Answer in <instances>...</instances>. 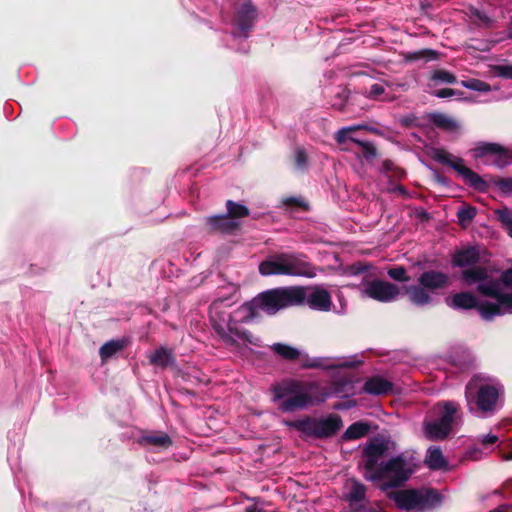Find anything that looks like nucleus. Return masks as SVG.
I'll list each match as a JSON object with an SVG mask.
<instances>
[{"instance_id":"nucleus-1","label":"nucleus","mask_w":512,"mask_h":512,"mask_svg":"<svg viewBox=\"0 0 512 512\" xmlns=\"http://www.w3.org/2000/svg\"><path fill=\"white\" fill-rule=\"evenodd\" d=\"M459 279L464 286L476 285L479 294L494 300L485 301L479 307V314L484 320L512 314V268L503 271L499 279L493 278L487 267L464 270Z\"/></svg>"},{"instance_id":"nucleus-2","label":"nucleus","mask_w":512,"mask_h":512,"mask_svg":"<svg viewBox=\"0 0 512 512\" xmlns=\"http://www.w3.org/2000/svg\"><path fill=\"white\" fill-rule=\"evenodd\" d=\"M229 295L215 298L209 305L208 316L213 334L227 347L234 349L261 347V339L246 330L239 322V307L232 309V294L236 287H228Z\"/></svg>"},{"instance_id":"nucleus-3","label":"nucleus","mask_w":512,"mask_h":512,"mask_svg":"<svg viewBox=\"0 0 512 512\" xmlns=\"http://www.w3.org/2000/svg\"><path fill=\"white\" fill-rule=\"evenodd\" d=\"M503 385L495 378L475 375L465 387L468 412L476 418L487 419L502 408Z\"/></svg>"},{"instance_id":"nucleus-4","label":"nucleus","mask_w":512,"mask_h":512,"mask_svg":"<svg viewBox=\"0 0 512 512\" xmlns=\"http://www.w3.org/2000/svg\"><path fill=\"white\" fill-rule=\"evenodd\" d=\"M318 269L304 255L298 253H278L269 256L259 264L263 276L287 275L314 278Z\"/></svg>"},{"instance_id":"nucleus-5","label":"nucleus","mask_w":512,"mask_h":512,"mask_svg":"<svg viewBox=\"0 0 512 512\" xmlns=\"http://www.w3.org/2000/svg\"><path fill=\"white\" fill-rule=\"evenodd\" d=\"M292 294L293 287L273 289L259 294L252 301L239 306V322H250L260 312L273 315L283 308L294 306Z\"/></svg>"},{"instance_id":"nucleus-6","label":"nucleus","mask_w":512,"mask_h":512,"mask_svg":"<svg viewBox=\"0 0 512 512\" xmlns=\"http://www.w3.org/2000/svg\"><path fill=\"white\" fill-rule=\"evenodd\" d=\"M315 383H303L297 380H285L273 386V401L282 412H294L312 404L311 392Z\"/></svg>"},{"instance_id":"nucleus-7","label":"nucleus","mask_w":512,"mask_h":512,"mask_svg":"<svg viewBox=\"0 0 512 512\" xmlns=\"http://www.w3.org/2000/svg\"><path fill=\"white\" fill-rule=\"evenodd\" d=\"M413 468V458L400 454L386 462L381 461V467L377 473L370 474L368 480L387 481L382 486L383 489L397 487L409 479Z\"/></svg>"},{"instance_id":"nucleus-8","label":"nucleus","mask_w":512,"mask_h":512,"mask_svg":"<svg viewBox=\"0 0 512 512\" xmlns=\"http://www.w3.org/2000/svg\"><path fill=\"white\" fill-rule=\"evenodd\" d=\"M283 424L295 428L305 436L319 439L334 436L343 426L342 419L337 414H329L319 418L305 417L295 421L284 420Z\"/></svg>"},{"instance_id":"nucleus-9","label":"nucleus","mask_w":512,"mask_h":512,"mask_svg":"<svg viewBox=\"0 0 512 512\" xmlns=\"http://www.w3.org/2000/svg\"><path fill=\"white\" fill-rule=\"evenodd\" d=\"M393 499L400 509L423 510L440 504L442 496L432 489L401 490L393 494Z\"/></svg>"},{"instance_id":"nucleus-10","label":"nucleus","mask_w":512,"mask_h":512,"mask_svg":"<svg viewBox=\"0 0 512 512\" xmlns=\"http://www.w3.org/2000/svg\"><path fill=\"white\" fill-rule=\"evenodd\" d=\"M294 306L307 305L310 309L328 312L332 307L331 293L320 285L293 287Z\"/></svg>"},{"instance_id":"nucleus-11","label":"nucleus","mask_w":512,"mask_h":512,"mask_svg":"<svg viewBox=\"0 0 512 512\" xmlns=\"http://www.w3.org/2000/svg\"><path fill=\"white\" fill-rule=\"evenodd\" d=\"M434 159L443 164L451 167L455 170L465 181L473 189L479 192H486L489 189V184L485 181L481 176L475 173L470 168L466 167L464 164V160L460 157L454 156L449 152L439 149L434 153Z\"/></svg>"},{"instance_id":"nucleus-12","label":"nucleus","mask_w":512,"mask_h":512,"mask_svg":"<svg viewBox=\"0 0 512 512\" xmlns=\"http://www.w3.org/2000/svg\"><path fill=\"white\" fill-rule=\"evenodd\" d=\"M351 285L359 290L361 297L384 303L394 301L400 294L398 286L382 280L368 279L366 275L363 276L359 284Z\"/></svg>"},{"instance_id":"nucleus-13","label":"nucleus","mask_w":512,"mask_h":512,"mask_svg":"<svg viewBox=\"0 0 512 512\" xmlns=\"http://www.w3.org/2000/svg\"><path fill=\"white\" fill-rule=\"evenodd\" d=\"M486 262L487 259L485 258L484 251H481L477 246L463 247L457 250L452 257L453 265L462 268L460 274L464 270L486 267Z\"/></svg>"},{"instance_id":"nucleus-14","label":"nucleus","mask_w":512,"mask_h":512,"mask_svg":"<svg viewBox=\"0 0 512 512\" xmlns=\"http://www.w3.org/2000/svg\"><path fill=\"white\" fill-rule=\"evenodd\" d=\"M387 450V445L383 440L375 439L369 442L364 449L365 464L364 476L368 479L370 474L377 473L381 467L380 459L384 456Z\"/></svg>"},{"instance_id":"nucleus-15","label":"nucleus","mask_w":512,"mask_h":512,"mask_svg":"<svg viewBox=\"0 0 512 512\" xmlns=\"http://www.w3.org/2000/svg\"><path fill=\"white\" fill-rule=\"evenodd\" d=\"M476 158H484V163L502 167L507 163L506 151L495 143H482L474 149Z\"/></svg>"},{"instance_id":"nucleus-16","label":"nucleus","mask_w":512,"mask_h":512,"mask_svg":"<svg viewBox=\"0 0 512 512\" xmlns=\"http://www.w3.org/2000/svg\"><path fill=\"white\" fill-rule=\"evenodd\" d=\"M459 410L460 405L455 401H444L438 403L435 407L436 414L438 415V421H440L442 426H445L451 432L461 421Z\"/></svg>"},{"instance_id":"nucleus-17","label":"nucleus","mask_w":512,"mask_h":512,"mask_svg":"<svg viewBox=\"0 0 512 512\" xmlns=\"http://www.w3.org/2000/svg\"><path fill=\"white\" fill-rule=\"evenodd\" d=\"M418 283L433 294L438 290L445 289L450 283V277L442 271L427 270L419 276Z\"/></svg>"},{"instance_id":"nucleus-18","label":"nucleus","mask_w":512,"mask_h":512,"mask_svg":"<svg viewBox=\"0 0 512 512\" xmlns=\"http://www.w3.org/2000/svg\"><path fill=\"white\" fill-rule=\"evenodd\" d=\"M254 19H255L254 7L250 3L243 4L235 18L234 25L236 27V31L233 33V35L237 36V37L246 38L248 35V32L253 27Z\"/></svg>"},{"instance_id":"nucleus-19","label":"nucleus","mask_w":512,"mask_h":512,"mask_svg":"<svg viewBox=\"0 0 512 512\" xmlns=\"http://www.w3.org/2000/svg\"><path fill=\"white\" fill-rule=\"evenodd\" d=\"M138 443L148 450L159 452L168 449L172 439L164 432H148L138 439Z\"/></svg>"},{"instance_id":"nucleus-20","label":"nucleus","mask_w":512,"mask_h":512,"mask_svg":"<svg viewBox=\"0 0 512 512\" xmlns=\"http://www.w3.org/2000/svg\"><path fill=\"white\" fill-rule=\"evenodd\" d=\"M446 304L458 310H469L473 308H477L483 304H479L478 298L471 292L463 291L450 295L446 298Z\"/></svg>"},{"instance_id":"nucleus-21","label":"nucleus","mask_w":512,"mask_h":512,"mask_svg":"<svg viewBox=\"0 0 512 512\" xmlns=\"http://www.w3.org/2000/svg\"><path fill=\"white\" fill-rule=\"evenodd\" d=\"M205 222L210 231L220 233H231L240 226L239 220L232 219L227 214L207 217Z\"/></svg>"},{"instance_id":"nucleus-22","label":"nucleus","mask_w":512,"mask_h":512,"mask_svg":"<svg viewBox=\"0 0 512 512\" xmlns=\"http://www.w3.org/2000/svg\"><path fill=\"white\" fill-rule=\"evenodd\" d=\"M356 393L355 382L351 377H342L331 384L326 396H335L339 398H347Z\"/></svg>"},{"instance_id":"nucleus-23","label":"nucleus","mask_w":512,"mask_h":512,"mask_svg":"<svg viewBox=\"0 0 512 512\" xmlns=\"http://www.w3.org/2000/svg\"><path fill=\"white\" fill-rule=\"evenodd\" d=\"M365 486L355 479H349L344 486V498L350 506H356L365 499Z\"/></svg>"},{"instance_id":"nucleus-24","label":"nucleus","mask_w":512,"mask_h":512,"mask_svg":"<svg viewBox=\"0 0 512 512\" xmlns=\"http://www.w3.org/2000/svg\"><path fill=\"white\" fill-rule=\"evenodd\" d=\"M405 290L410 302L416 306H426L433 301L432 293L419 283L407 286Z\"/></svg>"},{"instance_id":"nucleus-25","label":"nucleus","mask_w":512,"mask_h":512,"mask_svg":"<svg viewBox=\"0 0 512 512\" xmlns=\"http://www.w3.org/2000/svg\"><path fill=\"white\" fill-rule=\"evenodd\" d=\"M393 384L382 376L369 378L363 387L364 392L372 395L387 394L392 391Z\"/></svg>"},{"instance_id":"nucleus-26","label":"nucleus","mask_w":512,"mask_h":512,"mask_svg":"<svg viewBox=\"0 0 512 512\" xmlns=\"http://www.w3.org/2000/svg\"><path fill=\"white\" fill-rule=\"evenodd\" d=\"M425 436L430 440H442L445 439L451 431L442 426L438 419L425 421L424 423Z\"/></svg>"},{"instance_id":"nucleus-27","label":"nucleus","mask_w":512,"mask_h":512,"mask_svg":"<svg viewBox=\"0 0 512 512\" xmlns=\"http://www.w3.org/2000/svg\"><path fill=\"white\" fill-rule=\"evenodd\" d=\"M359 129L372 130L371 128H369L366 125H354V126L344 127L337 131V133L335 135V139L339 144H345L348 141H350V142H353V143L357 144L358 146H360L364 141L357 138L354 135L355 131L359 130Z\"/></svg>"},{"instance_id":"nucleus-28","label":"nucleus","mask_w":512,"mask_h":512,"mask_svg":"<svg viewBox=\"0 0 512 512\" xmlns=\"http://www.w3.org/2000/svg\"><path fill=\"white\" fill-rule=\"evenodd\" d=\"M149 360L151 364L161 367L163 369L173 365L174 363L172 351L164 347H160L159 349L151 353L149 356Z\"/></svg>"},{"instance_id":"nucleus-29","label":"nucleus","mask_w":512,"mask_h":512,"mask_svg":"<svg viewBox=\"0 0 512 512\" xmlns=\"http://www.w3.org/2000/svg\"><path fill=\"white\" fill-rule=\"evenodd\" d=\"M425 463L430 469L441 470L447 468V462L439 447H431L427 451Z\"/></svg>"},{"instance_id":"nucleus-30","label":"nucleus","mask_w":512,"mask_h":512,"mask_svg":"<svg viewBox=\"0 0 512 512\" xmlns=\"http://www.w3.org/2000/svg\"><path fill=\"white\" fill-rule=\"evenodd\" d=\"M370 431V425L363 421H357L351 424L343 433L342 438L345 441L356 440L366 436Z\"/></svg>"},{"instance_id":"nucleus-31","label":"nucleus","mask_w":512,"mask_h":512,"mask_svg":"<svg viewBox=\"0 0 512 512\" xmlns=\"http://www.w3.org/2000/svg\"><path fill=\"white\" fill-rule=\"evenodd\" d=\"M126 345V341L123 339L120 340H111L103 344L99 349V354L102 361H106L116 353L120 352Z\"/></svg>"},{"instance_id":"nucleus-32","label":"nucleus","mask_w":512,"mask_h":512,"mask_svg":"<svg viewBox=\"0 0 512 512\" xmlns=\"http://www.w3.org/2000/svg\"><path fill=\"white\" fill-rule=\"evenodd\" d=\"M271 349L279 356L286 360H294L298 358L300 352L289 345L283 343H275L271 346Z\"/></svg>"},{"instance_id":"nucleus-33","label":"nucleus","mask_w":512,"mask_h":512,"mask_svg":"<svg viewBox=\"0 0 512 512\" xmlns=\"http://www.w3.org/2000/svg\"><path fill=\"white\" fill-rule=\"evenodd\" d=\"M434 124L447 131H456L459 129V123L452 117L444 114H437L433 118Z\"/></svg>"},{"instance_id":"nucleus-34","label":"nucleus","mask_w":512,"mask_h":512,"mask_svg":"<svg viewBox=\"0 0 512 512\" xmlns=\"http://www.w3.org/2000/svg\"><path fill=\"white\" fill-rule=\"evenodd\" d=\"M227 207V215H229L232 219L238 220L239 218H243L249 215V209L242 205L233 202L232 200H228L226 202Z\"/></svg>"},{"instance_id":"nucleus-35","label":"nucleus","mask_w":512,"mask_h":512,"mask_svg":"<svg viewBox=\"0 0 512 512\" xmlns=\"http://www.w3.org/2000/svg\"><path fill=\"white\" fill-rule=\"evenodd\" d=\"M385 90V84L374 83L365 91V96L373 100H388Z\"/></svg>"},{"instance_id":"nucleus-36","label":"nucleus","mask_w":512,"mask_h":512,"mask_svg":"<svg viewBox=\"0 0 512 512\" xmlns=\"http://www.w3.org/2000/svg\"><path fill=\"white\" fill-rule=\"evenodd\" d=\"M461 84L463 87L473 90V91H478V92L491 91V86L488 83L478 80V79H474V78L468 79V80H463L461 82Z\"/></svg>"},{"instance_id":"nucleus-37","label":"nucleus","mask_w":512,"mask_h":512,"mask_svg":"<svg viewBox=\"0 0 512 512\" xmlns=\"http://www.w3.org/2000/svg\"><path fill=\"white\" fill-rule=\"evenodd\" d=\"M431 81L434 82L435 84H437V83L453 84L456 82V77L449 71L436 70L431 75Z\"/></svg>"},{"instance_id":"nucleus-38","label":"nucleus","mask_w":512,"mask_h":512,"mask_svg":"<svg viewBox=\"0 0 512 512\" xmlns=\"http://www.w3.org/2000/svg\"><path fill=\"white\" fill-rule=\"evenodd\" d=\"M382 171L389 178H401L404 171L398 168L391 160H384L382 163Z\"/></svg>"},{"instance_id":"nucleus-39","label":"nucleus","mask_w":512,"mask_h":512,"mask_svg":"<svg viewBox=\"0 0 512 512\" xmlns=\"http://www.w3.org/2000/svg\"><path fill=\"white\" fill-rule=\"evenodd\" d=\"M476 216V208L472 206H462L457 211V217L459 223L465 225L466 223L472 221V219Z\"/></svg>"},{"instance_id":"nucleus-40","label":"nucleus","mask_w":512,"mask_h":512,"mask_svg":"<svg viewBox=\"0 0 512 512\" xmlns=\"http://www.w3.org/2000/svg\"><path fill=\"white\" fill-rule=\"evenodd\" d=\"M438 53L431 49H423L416 52H411L407 55V59L409 60H420L424 59L426 61L433 60L437 58Z\"/></svg>"},{"instance_id":"nucleus-41","label":"nucleus","mask_w":512,"mask_h":512,"mask_svg":"<svg viewBox=\"0 0 512 512\" xmlns=\"http://www.w3.org/2000/svg\"><path fill=\"white\" fill-rule=\"evenodd\" d=\"M497 219L504 225L505 229L508 230L512 226V211L503 207L495 210Z\"/></svg>"},{"instance_id":"nucleus-42","label":"nucleus","mask_w":512,"mask_h":512,"mask_svg":"<svg viewBox=\"0 0 512 512\" xmlns=\"http://www.w3.org/2000/svg\"><path fill=\"white\" fill-rule=\"evenodd\" d=\"M295 164L300 170H305L308 166V155L303 147H297L294 151Z\"/></svg>"},{"instance_id":"nucleus-43","label":"nucleus","mask_w":512,"mask_h":512,"mask_svg":"<svg viewBox=\"0 0 512 512\" xmlns=\"http://www.w3.org/2000/svg\"><path fill=\"white\" fill-rule=\"evenodd\" d=\"M491 71L496 77L512 79V66L510 65H495Z\"/></svg>"},{"instance_id":"nucleus-44","label":"nucleus","mask_w":512,"mask_h":512,"mask_svg":"<svg viewBox=\"0 0 512 512\" xmlns=\"http://www.w3.org/2000/svg\"><path fill=\"white\" fill-rule=\"evenodd\" d=\"M388 275L392 279L399 282H407L410 279L409 276L407 275L406 270L401 266L390 268L388 270Z\"/></svg>"},{"instance_id":"nucleus-45","label":"nucleus","mask_w":512,"mask_h":512,"mask_svg":"<svg viewBox=\"0 0 512 512\" xmlns=\"http://www.w3.org/2000/svg\"><path fill=\"white\" fill-rule=\"evenodd\" d=\"M359 147L362 157L366 160H371L376 156V150L372 143L364 141Z\"/></svg>"},{"instance_id":"nucleus-46","label":"nucleus","mask_w":512,"mask_h":512,"mask_svg":"<svg viewBox=\"0 0 512 512\" xmlns=\"http://www.w3.org/2000/svg\"><path fill=\"white\" fill-rule=\"evenodd\" d=\"M433 95L438 98H450V97L461 98L463 95V92L459 91V90H454L451 88H444V89H440L438 91L433 92Z\"/></svg>"},{"instance_id":"nucleus-47","label":"nucleus","mask_w":512,"mask_h":512,"mask_svg":"<svg viewBox=\"0 0 512 512\" xmlns=\"http://www.w3.org/2000/svg\"><path fill=\"white\" fill-rule=\"evenodd\" d=\"M499 438L494 434H485L477 437V442L482 444L485 448H488L498 442Z\"/></svg>"},{"instance_id":"nucleus-48","label":"nucleus","mask_w":512,"mask_h":512,"mask_svg":"<svg viewBox=\"0 0 512 512\" xmlns=\"http://www.w3.org/2000/svg\"><path fill=\"white\" fill-rule=\"evenodd\" d=\"M360 361L350 360V359H338L335 363L327 365V368H342V367H352L359 364Z\"/></svg>"},{"instance_id":"nucleus-49","label":"nucleus","mask_w":512,"mask_h":512,"mask_svg":"<svg viewBox=\"0 0 512 512\" xmlns=\"http://www.w3.org/2000/svg\"><path fill=\"white\" fill-rule=\"evenodd\" d=\"M283 204L287 208H293V207L305 208V204L300 199L293 198V197L283 199Z\"/></svg>"},{"instance_id":"nucleus-50","label":"nucleus","mask_w":512,"mask_h":512,"mask_svg":"<svg viewBox=\"0 0 512 512\" xmlns=\"http://www.w3.org/2000/svg\"><path fill=\"white\" fill-rule=\"evenodd\" d=\"M339 101H335L332 103L334 107L337 109H342L345 105V102L348 98V92L346 90H341V92H338Z\"/></svg>"},{"instance_id":"nucleus-51","label":"nucleus","mask_w":512,"mask_h":512,"mask_svg":"<svg viewBox=\"0 0 512 512\" xmlns=\"http://www.w3.org/2000/svg\"><path fill=\"white\" fill-rule=\"evenodd\" d=\"M474 15L477 19H479V21L485 25H488L490 23V19L489 17L484 13V12H481V11H478L476 10L474 12Z\"/></svg>"},{"instance_id":"nucleus-52","label":"nucleus","mask_w":512,"mask_h":512,"mask_svg":"<svg viewBox=\"0 0 512 512\" xmlns=\"http://www.w3.org/2000/svg\"><path fill=\"white\" fill-rule=\"evenodd\" d=\"M498 185L503 190H509L512 188V180H501Z\"/></svg>"},{"instance_id":"nucleus-53","label":"nucleus","mask_w":512,"mask_h":512,"mask_svg":"<svg viewBox=\"0 0 512 512\" xmlns=\"http://www.w3.org/2000/svg\"><path fill=\"white\" fill-rule=\"evenodd\" d=\"M492 512H511V511H509L506 507L501 506V507H499V508L495 509V510H494V511H492Z\"/></svg>"},{"instance_id":"nucleus-54","label":"nucleus","mask_w":512,"mask_h":512,"mask_svg":"<svg viewBox=\"0 0 512 512\" xmlns=\"http://www.w3.org/2000/svg\"><path fill=\"white\" fill-rule=\"evenodd\" d=\"M508 34H509V37L512 38V22L509 25Z\"/></svg>"},{"instance_id":"nucleus-55","label":"nucleus","mask_w":512,"mask_h":512,"mask_svg":"<svg viewBox=\"0 0 512 512\" xmlns=\"http://www.w3.org/2000/svg\"><path fill=\"white\" fill-rule=\"evenodd\" d=\"M367 512H384L380 509H376V508H372V509H369Z\"/></svg>"},{"instance_id":"nucleus-56","label":"nucleus","mask_w":512,"mask_h":512,"mask_svg":"<svg viewBox=\"0 0 512 512\" xmlns=\"http://www.w3.org/2000/svg\"><path fill=\"white\" fill-rule=\"evenodd\" d=\"M504 458H505L506 460H510V459H512V451L510 452V454H509V455H505V456H504Z\"/></svg>"},{"instance_id":"nucleus-57","label":"nucleus","mask_w":512,"mask_h":512,"mask_svg":"<svg viewBox=\"0 0 512 512\" xmlns=\"http://www.w3.org/2000/svg\"><path fill=\"white\" fill-rule=\"evenodd\" d=\"M507 233L512 238V226L507 230Z\"/></svg>"},{"instance_id":"nucleus-58","label":"nucleus","mask_w":512,"mask_h":512,"mask_svg":"<svg viewBox=\"0 0 512 512\" xmlns=\"http://www.w3.org/2000/svg\"><path fill=\"white\" fill-rule=\"evenodd\" d=\"M334 408H335V409H342V408H343V406H342L341 404H338V405H335V406H334Z\"/></svg>"},{"instance_id":"nucleus-59","label":"nucleus","mask_w":512,"mask_h":512,"mask_svg":"<svg viewBox=\"0 0 512 512\" xmlns=\"http://www.w3.org/2000/svg\"><path fill=\"white\" fill-rule=\"evenodd\" d=\"M398 190H399L400 192H404V188H403L402 186H399V187H398Z\"/></svg>"}]
</instances>
